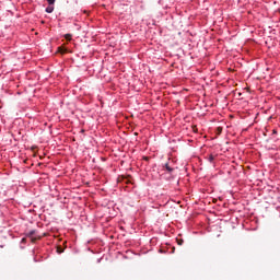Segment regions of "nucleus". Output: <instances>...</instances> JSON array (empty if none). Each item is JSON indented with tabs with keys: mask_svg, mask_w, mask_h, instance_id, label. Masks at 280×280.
Returning <instances> with one entry per match:
<instances>
[{
	"mask_svg": "<svg viewBox=\"0 0 280 280\" xmlns=\"http://www.w3.org/2000/svg\"><path fill=\"white\" fill-rule=\"evenodd\" d=\"M215 159H218V154L209 153L205 155V160L209 161L211 165L215 166Z\"/></svg>",
	"mask_w": 280,
	"mask_h": 280,
	"instance_id": "1",
	"label": "nucleus"
},
{
	"mask_svg": "<svg viewBox=\"0 0 280 280\" xmlns=\"http://www.w3.org/2000/svg\"><path fill=\"white\" fill-rule=\"evenodd\" d=\"M163 168L166 170L167 174H172L174 172V167L170 166V163H165Z\"/></svg>",
	"mask_w": 280,
	"mask_h": 280,
	"instance_id": "2",
	"label": "nucleus"
},
{
	"mask_svg": "<svg viewBox=\"0 0 280 280\" xmlns=\"http://www.w3.org/2000/svg\"><path fill=\"white\" fill-rule=\"evenodd\" d=\"M36 235V230H31L30 232H25V237H34Z\"/></svg>",
	"mask_w": 280,
	"mask_h": 280,
	"instance_id": "3",
	"label": "nucleus"
},
{
	"mask_svg": "<svg viewBox=\"0 0 280 280\" xmlns=\"http://www.w3.org/2000/svg\"><path fill=\"white\" fill-rule=\"evenodd\" d=\"M54 4H48V7L45 9V12H47V14H51V12H54Z\"/></svg>",
	"mask_w": 280,
	"mask_h": 280,
	"instance_id": "4",
	"label": "nucleus"
},
{
	"mask_svg": "<svg viewBox=\"0 0 280 280\" xmlns=\"http://www.w3.org/2000/svg\"><path fill=\"white\" fill-rule=\"evenodd\" d=\"M57 253H58L59 255H62V253H65V248H62L61 246H58V247H57Z\"/></svg>",
	"mask_w": 280,
	"mask_h": 280,
	"instance_id": "5",
	"label": "nucleus"
},
{
	"mask_svg": "<svg viewBox=\"0 0 280 280\" xmlns=\"http://www.w3.org/2000/svg\"><path fill=\"white\" fill-rule=\"evenodd\" d=\"M48 5H55L56 4V0H46Z\"/></svg>",
	"mask_w": 280,
	"mask_h": 280,
	"instance_id": "6",
	"label": "nucleus"
},
{
	"mask_svg": "<svg viewBox=\"0 0 280 280\" xmlns=\"http://www.w3.org/2000/svg\"><path fill=\"white\" fill-rule=\"evenodd\" d=\"M65 38H66V40H71L72 35H71V34H66V35H65Z\"/></svg>",
	"mask_w": 280,
	"mask_h": 280,
	"instance_id": "7",
	"label": "nucleus"
},
{
	"mask_svg": "<svg viewBox=\"0 0 280 280\" xmlns=\"http://www.w3.org/2000/svg\"><path fill=\"white\" fill-rule=\"evenodd\" d=\"M177 244H178L179 246H183V240H177Z\"/></svg>",
	"mask_w": 280,
	"mask_h": 280,
	"instance_id": "8",
	"label": "nucleus"
},
{
	"mask_svg": "<svg viewBox=\"0 0 280 280\" xmlns=\"http://www.w3.org/2000/svg\"><path fill=\"white\" fill-rule=\"evenodd\" d=\"M143 160H144V161H150V158L144 156Z\"/></svg>",
	"mask_w": 280,
	"mask_h": 280,
	"instance_id": "9",
	"label": "nucleus"
},
{
	"mask_svg": "<svg viewBox=\"0 0 280 280\" xmlns=\"http://www.w3.org/2000/svg\"><path fill=\"white\" fill-rule=\"evenodd\" d=\"M25 242H26V238H22V244H25Z\"/></svg>",
	"mask_w": 280,
	"mask_h": 280,
	"instance_id": "10",
	"label": "nucleus"
},
{
	"mask_svg": "<svg viewBox=\"0 0 280 280\" xmlns=\"http://www.w3.org/2000/svg\"><path fill=\"white\" fill-rule=\"evenodd\" d=\"M273 135H277V130H273Z\"/></svg>",
	"mask_w": 280,
	"mask_h": 280,
	"instance_id": "11",
	"label": "nucleus"
}]
</instances>
